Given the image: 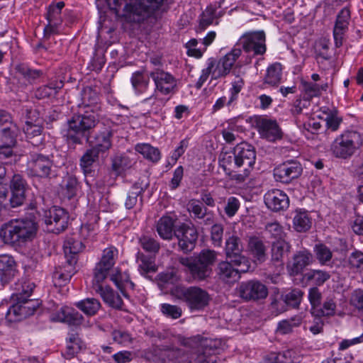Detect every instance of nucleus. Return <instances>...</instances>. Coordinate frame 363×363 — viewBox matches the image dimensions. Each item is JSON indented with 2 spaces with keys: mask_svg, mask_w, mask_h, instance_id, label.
Listing matches in <instances>:
<instances>
[{
  "mask_svg": "<svg viewBox=\"0 0 363 363\" xmlns=\"http://www.w3.org/2000/svg\"><path fill=\"white\" fill-rule=\"evenodd\" d=\"M106 3L118 17L140 23L158 10L163 0H106Z\"/></svg>",
  "mask_w": 363,
  "mask_h": 363,
  "instance_id": "nucleus-1",
  "label": "nucleus"
},
{
  "mask_svg": "<svg viewBox=\"0 0 363 363\" xmlns=\"http://www.w3.org/2000/svg\"><path fill=\"white\" fill-rule=\"evenodd\" d=\"M37 232V225L31 219H13L3 224L0 236L6 244L22 245L32 240Z\"/></svg>",
  "mask_w": 363,
  "mask_h": 363,
  "instance_id": "nucleus-2",
  "label": "nucleus"
},
{
  "mask_svg": "<svg viewBox=\"0 0 363 363\" xmlns=\"http://www.w3.org/2000/svg\"><path fill=\"white\" fill-rule=\"evenodd\" d=\"M217 258V253L211 250H203L199 255L189 257H180L179 263L196 281L206 280L212 274V266Z\"/></svg>",
  "mask_w": 363,
  "mask_h": 363,
  "instance_id": "nucleus-3",
  "label": "nucleus"
},
{
  "mask_svg": "<svg viewBox=\"0 0 363 363\" xmlns=\"http://www.w3.org/2000/svg\"><path fill=\"white\" fill-rule=\"evenodd\" d=\"M241 53V49L235 45L229 52L220 58L218 62L213 58H209L207 61V67L202 70L201 74L196 82V87L201 88L210 75L213 79L227 76Z\"/></svg>",
  "mask_w": 363,
  "mask_h": 363,
  "instance_id": "nucleus-4",
  "label": "nucleus"
},
{
  "mask_svg": "<svg viewBox=\"0 0 363 363\" xmlns=\"http://www.w3.org/2000/svg\"><path fill=\"white\" fill-rule=\"evenodd\" d=\"M98 123L94 113L74 115L67 121V139L74 144H82L84 138H87L91 129Z\"/></svg>",
  "mask_w": 363,
  "mask_h": 363,
  "instance_id": "nucleus-5",
  "label": "nucleus"
},
{
  "mask_svg": "<svg viewBox=\"0 0 363 363\" xmlns=\"http://www.w3.org/2000/svg\"><path fill=\"white\" fill-rule=\"evenodd\" d=\"M256 152L252 145L247 143L238 144L233 155L225 153L220 164L223 169H232L233 167L251 169L255 163Z\"/></svg>",
  "mask_w": 363,
  "mask_h": 363,
  "instance_id": "nucleus-6",
  "label": "nucleus"
},
{
  "mask_svg": "<svg viewBox=\"0 0 363 363\" xmlns=\"http://www.w3.org/2000/svg\"><path fill=\"white\" fill-rule=\"evenodd\" d=\"M363 144V136L357 131H345L338 135L330 146L332 154L337 158L352 157Z\"/></svg>",
  "mask_w": 363,
  "mask_h": 363,
  "instance_id": "nucleus-7",
  "label": "nucleus"
},
{
  "mask_svg": "<svg viewBox=\"0 0 363 363\" xmlns=\"http://www.w3.org/2000/svg\"><path fill=\"white\" fill-rule=\"evenodd\" d=\"M175 296L184 302L191 311H199L208 305V293L199 287H177L174 292Z\"/></svg>",
  "mask_w": 363,
  "mask_h": 363,
  "instance_id": "nucleus-8",
  "label": "nucleus"
},
{
  "mask_svg": "<svg viewBox=\"0 0 363 363\" xmlns=\"http://www.w3.org/2000/svg\"><path fill=\"white\" fill-rule=\"evenodd\" d=\"M226 258L235 267H241L242 272H247L250 268L248 258L243 254L244 244L237 233H226L224 247Z\"/></svg>",
  "mask_w": 363,
  "mask_h": 363,
  "instance_id": "nucleus-9",
  "label": "nucleus"
},
{
  "mask_svg": "<svg viewBox=\"0 0 363 363\" xmlns=\"http://www.w3.org/2000/svg\"><path fill=\"white\" fill-rule=\"evenodd\" d=\"M14 300L16 302L10 306L6 314V319L10 322L20 321L33 315L40 306L38 300L30 299L22 294Z\"/></svg>",
  "mask_w": 363,
  "mask_h": 363,
  "instance_id": "nucleus-10",
  "label": "nucleus"
},
{
  "mask_svg": "<svg viewBox=\"0 0 363 363\" xmlns=\"http://www.w3.org/2000/svg\"><path fill=\"white\" fill-rule=\"evenodd\" d=\"M53 162L49 156L32 153L27 162L26 172L30 177L48 178L52 174Z\"/></svg>",
  "mask_w": 363,
  "mask_h": 363,
  "instance_id": "nucleus-11",
  "label": "nucleus"
},
{
  "mask_svg": "<svg viewBox=\"0 0 363 363\" xmlns=\"http://www.w3.org/2000/svg\"><path fill=\"white\" fill-rule=\"evenodd\" d=\"M265 33L262 30L247 32L239 39L236 46H241L247 52L262 55L266 52Z\"/></svg>",
  "mask_w": 363,
  "mask_h": 363,
  "instance_id": "nucleus-12",
  "label": "nucleus"
},
{
  "mask_svg": "<svg viewBox=\"0 0 363 363\" xmlns=\"http://www.w3.org/2000/svg\"><path fill=\"white\" fill-rule=\"evenodd\" d=\"M44 221L48 230L58 234L67 228L69 215L65 209L54 206L45 212Z\"/></svg>",
  "mask_w": 363,
  "mask_h": 363,
  "instance_id": "nucleus-13",
  "label": "nucleus"
},
{
  "mask_svg": "<svg viewBox=\"0 0 363 363\" xmlns=\"http://www.w3.org/2000/svg\"><path fill=\"white\" fill-rule=\"evenodd\" d=\"M239 296L245 301L264 299L268 295L267 287L257 280L241 282L238 286Z\"/></svg>",
  "mask_w": 363,
  "mask_h": 363,
  "instance_id": "nucleus-14",
  "label": "nucleus"
},
{
  "mask_svg": "<svg viewBox=\"0 0 363 363\" xmlns=\"http://www.w3.org/2000/svg\"><path fill=\"white\" fill-rule=\"evenodd\" d=\"M118 257V250L113 246L106 248L103 251L102 257L96 265L93 280L94 281L103 282L106 278L109 270L115 264Z\"/></svg>",
  "mask_w": 363,
  "mask_h": 363,
  "instance_id": "nucleus-15",
  "label": "nucleus"
},
{
  "mask_svg": "<svg viewBox=\"0 0 363 363\" xmlns=\"http://www.w3.org/2000/svg\"><path fill=\"white\" fill-rule=\"evenodd\" d=\"M174 235L178 240L179 249L184 253L194 249L198 238V233L194 228L182 223L175 228Z\"/></svg>",
  "mask_w": 363,
  "mask_h": 363,
  "instance_id": "nucleus-16",
  "label": "nucleus"
},
{
  "mask_svg": "<svg viewBox=\"0 0 363 363\" xmlns=\"http://www.w3.org/2000/svg\"><path fill=\"white\" fill-rule=\"evenodd\" d=\"M198 339L199 347L195 358L196 363H218L216 353L220 343V341L203 337Z\"/></svg>",
  "mask_w": 363,
  "mask_h": 363,
  "instance_id": "nucleus-17",
  "label": "nucleus"
},
{
  "mask_svg": "<svg viewBox=\"0 0 363 363\" xmlns=\"http://www.w3.org/2000/svg\"><path fill=\"white\" fill-rule=\"evenodd\" d=\"M302 170V167L298 162L288 160L274 169V175L277 181L288 184L298 178L301 174Z\"/></svg>",
  "mask_w": 363,
  "mask_h": 363,
  "instance_id": "nucleus-18",
  "label": "nucleus"
},
{
  "mask_svg": "<svg viewBox=\"0 0 363 363\" xmlns=\"http://www.w3.org/2000/svg\"><path fill=\"white\" fill-rule=\"evenodd\" d=\"M150 77L155 82V92L159 91L164 95L174 92L177 86V80L170 73L156 69L150 73Z\"/></svg>",
  "mask_w": 363,
  "mask_h": 363,
  "instance_id": "nucleus-19",
  "label": "nucleus"
},
{
  "mask_svg": "<svg viewBox=\"0 0 363 363\" xmlns=\"http://www.w3.org/2000/svg\"><path fill=\"white\" fill-rule=\"evenodd\" d=\"M113 130L110 127L103 126L93 135L86 138L91 148L104 153L112 146Z\"/></svg>",
  "mask_w": 363,
  "mask_h": 363,
  "instance_id": "nucleus-20",
  "label": "nucleus"
},
{
  "mask_svg": "<svg viewBox=\"0 0 363 363\" xmlns=\"http://www.w3.org/2000/svg\"><path fill=\"white\" fill-rule=\"evenodd\" d=\"M256 126L261 138L269 142L282 137V132L275 120L259 117L256 120Z\"/></svg>",
  "mask_w": 363,
  "mask_h": 363,
  "instance_id": "nucleus-21",
  "label": "nucleus"
},
{
  "mask_svg": "<svg viewBox=\"0 0 363 363\" xmlns=\"http://www.w3.org/2000/svg\"><path fill=\"white\" fill-rule=\"evenodd\" d=\"M264 200L268 208L274 211H284L289 205L287 195L283 191L277 189L269 190L264 194Z\"/></svg>",
  "mask_w": 363,
  "mask_h": 363,
  "instance_id": "nucleus-22",
  "label": "nucleus"
},
{
  "mask_svg": "<svg viewBox=\"0 0 363 363\" xmlns=\"http://www.w3.org/2000/svg\"><path fill=\"white\" fill-rule=\"evenodd\" d=\"M101 283L92 281L93 289L100 294L104 301L109 306L116 309L123 310V302L121 297L111 287H104Z\"/></svg>",
  "mask_w": 363,
  "mask_h": 363,
  "instance_id": "nucleus-23",
  "label": "nucleus"
},
{
  "mask_svg": "<svg viewBox=\"0 0 363 363\" xmlns=\"http://www.w3.org/2000/svg\"><path fill=\"white\" fill-rule=\"evenodd\" d=\"M350 19V11L347 8H343L337 14L333 30L336 47L342 45L343 35L348 29Z\"/></svg>",
  "mask_w": 363,
  "mask_h": 363,
  "instance_id": "nucleus-24",
  "label": "nucleus"
},
{
  "mask_svg": "<svg viewBox=\"0 0 363 363\" xmlns=\"http://www.w3.org/2000/svg\"><path fill=\"white\" fill-rule=\"evenodd\" d=\"M233 263L230 260L220 262L218 265V275L225 282H235L240 278V273H243L241 267L235 268Z\"/></svg>",
  "mask_w": 363,
  "mask_h": 363,
  "instance_id": "nucleus-25",
  "label": "nucleus"
},
{
  "mask_svg": "<svg viewBox=\"0 0 363 363\" xmlns=\"http://www.w3.org/2000/svg\"><path fill=\"white\" fill-rule=\"evenodd\" d=\"M313 255L307 250L297 252L293 257V263L288 267L290 274L297 275L312 262Z\"/></svg>",
  "mask_w": 363,
  "mask_h": 363,
  "instance_id": "nucleus-26",
  "label": "nucleus"
},
{
  "mask_svg": "<svg viewBox=\"0 0 363 363\" xmlns=\"http://www.w3.org/2000/svg\"><path fill=\"white\" fill-rule=\"evenodd\" d=\"M247 250L255 262L262 263L267 259V247L259 238L250 237Z\"/></svg>",
  "mask_w": 363,
  "mask_h": 363,
  "instance_id": "nucleus-27",
  "label": "nucleus"
},
{
  "mask_svg": "<svg viewBox=\"0 0 363 363\" xmlns=\"http://www.w3.org/2000/svg\"><path fill=\"white\" fill-rule=\"evenodd\" d=\"M111 280L115 284L116 287L121 291L122 294L125 297L128 298V295L126 294V289H133L135 284L130 279V274L128 272H122L118 269L113 270L110 274Z\"/></svg>",
  "mask_w": 363,
  "mask_h": 363,
  "instance_id": "nucleus-28",
  "label": "nucleus"
},
{
  "mask_svg": "<svg viewBox=\"0 0 363 363\" xmlns=\"http://www.w3.org/2000/svg\"><path fill=\"white\" fill-rule=\"evenodd\" d=\"M16 273V262L11 256L0 255V276L4 284L9 282Z\"/></svg>",
  "mask_w": 363,
  "mask_h": 363,
  "instance_id": "nucleus-29",
  "label": "nucleus"
},
{
  "mask_svg": "<svg viewBox=\"0 0 363 363\" xmlns=\"http://www.w3.org/2000/svg\"><path fill=\"white\" fill-rule=\"evenodd\" d=\"M138 271L140 274L145 276L148 273H154L157 270L155 264V256L152 255H145L143 252H138L136 255Z\"/></svg>",
  "mask_w": 363,
  "mask_h": 363,
  "instance_id": "nucleus-30",
  "label": "nucleus"
},
{
  "mask_svg": "<svg viewBox=\"0 0 363 363\" xmlns=\"http://www.w3.org/2000/svg\"><path fill=\"white\" fill-rule=\"evenodd\" d=\"M329 47L327 42L321 40L315 45V60L322 69H327L330 67L331 55L328 52Z\"/></svg>",
  "mask_w": 363,
  "mask_h": 363,
  "instance_id": "nucleus-31",
  "label": "nucleus"
},
{
  "mask_svg": "<svg viewBox=\"0 0 363 363\" xmlns=\"http://www.w3.org/2000/svg\"><path fill=\"white\" fill-rule=\"evenodd\" d=\"M26 138L33 146H38L43 141V127L38 124H33L31 121H26L23 128Z\"/></svg>",
  "mask_w": 363,
  "mask_h": 363,
  "instance_id": "nucleus-32",
  "label": "nucleus"
},
{
  "mask_svg": "<svg viewBox=\"0 0 363 363\" xmlns=\"http://www.w3.org/2000/svg\"><path fill=\"white\" fill-rule=\"evenodd\" d=\"M79 190V183L76 177L67 175L62 179L60 194L64 198L72 199L77 196Z\"/></svg>",
  "mask_w": 363,
  "mask_h": 363,
  "instance_id": "nucleus-33",
  "label": "nucleus"
},
{
  "mask_svg": "<svg viewBox=\"0 0 363 363\" xmlns=\"http://www.w3.org/2000/svg\"><path fill=\"white\" fill-rule=\"evenodd\" d=\"M62 86L63 82L62 81L51 82L48 84L38 87L34 91V96L38 99H45L55 96Z\"/></svg>",
  "mask_w": 363,
  "mask_h": 363,
  "instance_id": "nucleus-34",
  "label": "nucleus"
},
{
  "mask_svg": "<svg viewBox=\"0 0 363 363\" xmlns=\"http://www.w3.org/2000/svg\"><path fill=\"white\" fill-rule=\"evenodd\" d=\"M157 232L164 240H170L174 235V222L169 216H162L157 223Z\"/></svg>",
  "mask_w": 363,
  "mask_h": 363,
  "instance_id": "nucleus-35",
  "label": "nucleus"
},
{
  "mask_svg": "<svg viewBox=\"0 0 363 363\" xmlns=\"http://www.w3.org/2000/svg\"><path fill=\"white\" fill-rule=\"evenodd\" d=\"M291 250V245L285 239L277 240L272 242L271 249L272 260L282 262L284 257Z\"/></svg>",
  "mask_w": 363,
  "mask_h": 363,
  "instance_id": "nucleus-36",
  "label": "nucleus"
},
{
  "mask_svg": "<svg viewBox=\"0 0 363 363\" xmlns=\"http://www.w3.org/2000/svg\"><path fill=\"white\" fill-rule=\"evenodd\" d=\"M84 317L72 308L63 307L59 313V320L72 325H79L82 323Z\"/></svg>",
  "mask_w": 363,
  "mask_h": 363,
  "instance_id": "nucleus-37",
  "label": "nucleus"
},
{
  "mask_svg": "<svg viewBox=\"0 0 363 363\" xmlns=\"http://www.w3.org/2000/svg\"><path fill=\"white\" fill-rule=\"evenodd\" d=\"M174 343L169 345H160L155 350L156 354L163 363L169 361H173L179 357L181 351L174 345Z\"/></svg>",
  "mask_w": 363,
  "mask_h": 363,
  "instance_id": "nucleus-38",
  "label": "nucleus"
},
{
  "mask_svg": "<svg viewBox=\"0 0 363 363\" xmlns=\"http://www.w3.org/2000/svg\"><path fill=\"white\" fill-rule=\"evenodd\" d=\"M130 82L135 93L138 95L145 93L148 89L150 79L143 72L137 71L133 73Z\"/></svg>",
  "mask_w": 363,
  "mask_h": 363,
  "instance_id": "nucleus-39",
  "label": "nucleus"
},
{
  "mask_svg": "<svg viewBox=\"0 0 363 363\" xmlns=\"http://www.w3.org/2000/svg\"><path fill=\"white\" fill-rule=\"evenodd\" d=\"M84 345L77 334L72 333L69 335L67 342L66 350L63 355L66 359H70L78 354L83 348Z\"/></svg>",
  "mask_w": 363,
  "mask_h": 363,
  "instance_id": "nucleus-40",
  "label": "nucleus"
},
{
  "mask_svg": "<svg viewBox=\"0 0 363 363\" xmlns=\"http://www.w3.org/2000/svg\"><path fill=\"white\" fill-rule=\"evenodd\" d=\"M135 151L141 154L144 158L152 162H157L161 158V152L157 147L149 143H141L135 145Z\"/></svg>",
  "mask_w": 363,
  "mask_h": 363,
  "instance_id": "nucleus-41",
  "label": "nucleus"
},
{
  "mask_svg": "<svg viewBox=\"0 0 363 363\" xmlns=\"http://www.w3.org/2000/svg\"><path fill=\"white\" fill-rule=\"evenodd\" d=\"M140 183H135L130 190L128 191L125 201V206L127 209H132L138 203V198L140 196V203H143V194L145 190Z\"/></svg>",
  "mask_w": 363,
  "mask_h": 363,
  "instance_id": "nucleus-42",
  "label": "nucleus"
},
{
  "mask_svg": "<svg viewBox=\"0 0 363 363\" xmlns=\"http://www.w3.org/2000/svg\"><path fill=\"white\" fill-rule=\"evenodd\" d=\"M19 133L20 129L16 124H11L10 127H2L0 129V143L15 146Z\"/></svg>",
  "mask_w": 363,
  "mask_h": 363,
  "instance_id": "nucleus-43",
  "label": "nucleus"
},
{
  "mask_svg": "<svg viewBox=\"0 0 363 363\" xmlns=\"http://www.w3.org/2000/svg\"><path fill=\"white\" fill-rule=\"evenodd\" d=\"M16 70L26 81L29 84H34L43 74V72L40 69H32L24 64L18 65Z\"/></svg>",
  "mask_w": 363,
  "mask_h": 363,
  "instance_id": "nucleus-44",
  "label": "nucleus"
},
{
  "mask_svg": "<svg viewBox=\"0 0 363 363\" xmlns=\"http://www.w3.org/2000/svg\"><path fill=\"white\" fill-rule=\"evenodd\" d=\"M75 306L86 315H94L100 309L99 301L94 298H87L75 303Z\"/></svg>",
  "mask_w": 363,
  "mask_h": 363,
  "instance_id": "nucleus-45",
  "label": "nucleus"
},
{
  "mask_svg": "<svg viewBox=\"0 0 363 363\" xmlns=\"http://www.w3.org/2000/svg\"><path fill=\"white\" fill-rule=\"evenodd\" d=\"M281 65L279 62H275L269 65L264 76V82L272 86L277 85L280 83L281 79Z\"/></svg>",
  "mask_w": 363,
  "mask_h": 363,
  "instance_id": "nucleus-46",
  "label": "nucleus"
},
{
  "mask_svg": "<svg viewBox=\"0 0 363 363\" xmlns=\"http://www.w3.org/2000/svg\"><path fill=\"white\" fill-rule=\"evenodd\" d=\"M100 154L99 152L91 147L84 153L80 159V167L84 174L91 172L92 165L98 160Z\"/></svg>",
  "mask_w": 363,
  "mask_h": 363,
  "instance_id": "nucleus-47",
  "label": "nucleus"
},
{
  "mask_svg": "<svg viewBox=\"0 0 363 363\" xmlns=\"http://www.w3.org/2000/svg\"><path fill=\"white\" fill-rule=\"evenodd\" d=\"M294 228L298 232H306L311 227V219L306 211H297L293 219Z\"/></svg>",
  "mask_w": 363,
  "mask_h": 363,
  "instance_id": "nucleus-48",
  "label": "nucleus"
},
{
  "mask_svg": "<svg viewBox=\"0 0 363 363\" xmlns=\"http://www.w3.org/2000/svg\"><path fill=\"white\" fill-rule=\"evenodd\" d=\"M216 19V10L212 6H208L200 16L199 24L196 32H203L207 27L213 24Z\"/></svg>",
  "mask_w": 363,
  "mask_h": 363,
  "instance_id": "nucleus-49",
  "label": "nucleus"
},
{
  "mask_svg": "<svg viewBox=\"0 0 363 363\" xmlns=\"http://www.w3.org/2000/svg\"><path fill=\"white\" fill-rule=\"evenodd\" d=\"M111 162L112 169L118 175L130 169L134 163L132 160L124 155H115Z\"/></svg>",
  "mask_w": 363,
  "mask_h": 363,
  "instance_id": "nucleus-50",
  "label": "nucleus"
},
{
  "mask_svg": "<svg viewBox=\"0 0 363 363\" xmlns=\"http://www.w3.org/2000/svg\"><path fill=\"white\" fill-rule=\"evenodd\" d=\"M336 303L333 298L328 297L323 302V305H320L312 313L317 316H333L335 313Z\"/></svg>",
  "mask_w": 363,
  "mask_h": 363,
  "instance_id": "nucleus-51",
  "label": "nucleus"
},
{
  "mask_svg": "<svg viewBox=\"0 0 363 363\" xmlns=\"http://www.w3.org/2000/svg\"><path fill=\"white\" fill-rule=\"evenodd\" d=\"M314 252L321 265H328L333 257L330 249L324 244H318L314 247Z\"/></svg>",
  "mask_w": 363,
  "mask_h": 363,
  "instance_id": "nucleus-52",
  "label": "nucleus"
},
{
  "mask_svg": "<svg viewBox=\"0 0 363 363\" xmlns=\"http://www.w3.org/2000/svg\"><path fill=\"white\" fill-rule=\"evenodd\" d=\"M331 275L329 272L320 269H313L305 274L308 281H313L315 285L321 286L330 279Z\"/></svg>",
  "mask_w": 363,
  "mask_h": 363,
  "instance_id": "nucleus-53",
  "label": "nucleus"
},
{
  "mask_svg": "<svg viewBox=\"0 0 363 363\" xmlns=\"http://www.w3.org/2000/svg\"><path fill=\"white\" fill-rule=\"evenodd\" d=\"M302 321L301 315H296L290 319L283 320L279 323L277 331L281 334H287L292 331L293 328L298 326Z\"/></svg>",
  "mask_w": 363,
  "mask_h": 363,
  "instance_id": "nucleus-54",
  "label": "nucleus"
},
{
  "mask_svg": "<svg viewBox=\"0 0 363 363\" xmlns=\"http://www.w3.org/2000/svg\"><path fill=\"white\" fill-rule=\"evenodd\" d=\"M139 243L145 251L152 255H155L160 248V243L155 238L146 235L139 239Z\"/></svg>",
  "mask_w": 363,
  "mask_h": 363,
  "instance_id": "nucleus-55",
  "label": "nucleus"
},
{
  "mask_svg": "<svg viewBox=\"0 0 363 363\" xmlns=\"http://www.w3.org/2000/svg\"><path fill=\"white\" fill-rule=\"evenodd\" d=\"M84 247L82 242L74 238L67 239L64 243V251L66 255L67 254L74 255L82 251Z\"/></svg>",
  "mask_w": 363,
  "mask_h": 363,
  "instance_id": "nucleus-56",
  "label": "nucleus"
},
{
  "mask_svg": "<svg viewBox=\"0 0 363 363\" xmlns=\"http://www.w3.org/2000/svg\"><path fill=\"white\" fill-rule=\"evenodd\" d=\"M303 293L298 289H292L284 297L285 303L290 306L297 308L302 299Z\"/></svg>",
  "mask_w": 363,
  "mask_h": 363,
  "instance_id": "nucleus-57",
  "label": "nucleus"
},
{
  "mask_svg": "<svg viewBox=\"0 0 363 363\" xmlns=\"http://www.w3.org/2000/svg\"><path fill=\"white\" fill-rule=\"evenodd\" d=\"M34 287L35 284L33 282L23 281L21 283H17L16 284V290L17 291V292L12 296V298L14 299H17V296L21 294L23 296L29 298L32 294Z\"/></svg>",
  "mask_w": 363,
  "mask_h": 363,
  "instance_id": "nucleus-58",
  "label": "nucleus"
},
{
  "mask_svg": "<svg viewBox=\"0 0 363 363\" xmlns=\"http://www.w3.org/2000/svg\"><path fill=\"white\" fill-rule=\"evenodd\" d=\"M238 168V167H233L232 169H223L225 172L230 177L231 180L235 181L237 184H240L244 182L247 178H248L251 169L243 168V172L238 173L236 172V169Z\"/></svg>",
  "mask_w": 363,
  "mask_h": 363,
  "instance_id": "nucleus-59",
  "label": "nucleus"
},
{
  "mask_svg": "<svg viewBox=\"0 0 363 363\" xmlns=\"http://www.w3.org/2000/svg\"><path fill=\"white\" fill-rule=\"evenodd\" d=\"M265 230L274 239H285L286 233L283 228L277 222L269 223L265 225Z\"/></svg>",
  "mask_w": 363,
  "mask_h": 363,
  "instance_id": "nucleus-60",
  "label": "nucleus"
},
{
  "mask_svg": "<svg viewBox=\"0 0 363 363\" xmlns=\"http://www.w3.org/2000/svg\"><path fill=\"white\" fill-rule=\"evenodd\" d=\"M223 226L222 224H213L211 228V240L215 247H220L223 242Z\"/></svg>",
  "mask_w": 363,
  "mask_h": 363,
  "instance_id": "nucleus-61",
  "label": "nucleus"
},
{
  "mask_svg": "<svg viewBox=\"0 0 363 363\" xmlns=\"http://www.w3.org/2000/svg\"><path fill=\"white\" fill-rule=\"evenodd\" d=\"M162 313L167 317L177 319L182 316V310L180 307L169 303H162L160 306Z\"/></svg>",
  "mask_w": 363,
  "mask_h": 363,
  "instance_id": "nucleus-62",
  "label": "nucleus"
},
{
  "mask_svg": "<svg viewBox=\"0 0 363 363\" xmlns=\"http://www.w3.org/2000/svg\"><path fill=\"white\" fill-rule=\"evenodd\" d=\"M112 337L114 342L127 346L132 342V337L127 331L123 330H114L112 332Z\"/></svg>",
  "mask_w": 363,
  "mask_h": 363,
  "instance_id": "nucleus-63",
  "label": "nucleus"
},
{
  "mask_svg": "<svg viewBox=\"0 0 363 363\" xmlns=\"http://www.w3.org/2000/svg\"><path fill=\"white\" fill-rule=\"evenodd\" d=\"M322 299V294L317 287H313L308 291V300L311 305V313L316 310V308L320 306Z\"/></svg>",
  "mask_w": 363,
  "mask_h": 363,
  "instance_id": "nucleus-64",
  "label": "nucleus"
}]
</instances>
